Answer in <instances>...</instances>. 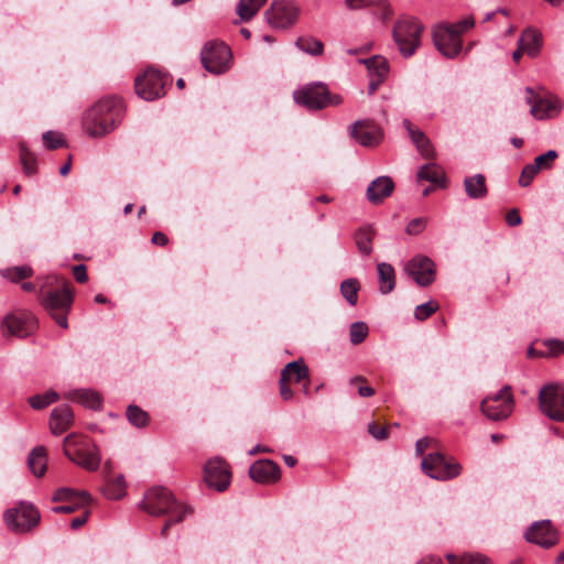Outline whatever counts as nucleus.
Returning <instances> with one entry per match:
<instances>
[{
	"mask_svg": "<svg viewBox=\"0 0 564 564\" xmlns=\"http://www.w3.org/2000/svg\"><path fill=\"white\" fill-rule=\"evenodd\" d=\"M421 467L429 477L442 481L453 479L462 471V466L455 459H447L441 453L426 455Z\"/></svg>",
	"mask_w": 564,
	"mask_h": 564,
	"instance_id": "9d476101",
	"label": "nucleus"
},
{
	"mask_svg": "<svg viewBox=\"0 0 564 564\" xmlns=\"http://www.w3.org/2000/svg\"><path fill=\"white\" fill-rule=\"evenodd\" d=\"M36 328V318L31 312L8 314L2 322L3 334L26 337Z\"/></svg>",
	"mask_w": 564,
	"mask_h": 564,
	"instance_id": "f3484780",
	"label": "nucleus"
},
{
	"mask_svg": "<svg viewBox=\"0 0 564 564\" xmlns=\"http://www.w3.org/2000/svg\"><path fill=\"white\" fill-rule=\"evenodd\" d=\"M368 432L377 441L387 440L389 436V431L387 426L379 427L375 423H370L368 425Z\"/></svg>",
	"mask_w": 564,
	"mask_h": 564,
	"instance_id": "5fc2aeb1",
	"label": "nucleus"
},
{
	"mask_svg": "<svg viewBox=\"0 0 564 564\" xmlns=\"http://www.w3.org/2000/svg\"><path fill=\"white\" fill-rule=\"evenodd\" d=\"M250 478L263 485L276 482L281 477L280 466L271 459H259L249 468Z\"/></svg>",
	"mask_w": 564,
	"mask_h": 564,
	"instance_id": "6ab92c4d",
	"label": "nucleus"
},
{
	"mask_svg": "<svg viewBox=\"0 0 564 564\" xmlns=\"http://www.w3.org/2000/svg\"><path fill=\"white\" fill-rule=\"evenodd\" d=\"M361 62L366 65L370 76L387 77L389 66L388 61L383 56L375 55L370 58L362 59Z\"/></svg>",
	"mask_w": 564,
	"mask_h": 564,
	"instance_id": "c9c22d12",
	"label": "nucleus"
},
{
	"mask_svg": "<svg viewBox=\"0 0 564 564\" xmlns=\"http://www.w3.org/2000/svg\"><path fill=\"white\" fill-rule=\"evenodd\" d=\"M540 172V170L532 163L527 164L521 172L519 178V185L522 187H527L531 184L534 176Z\"/></svg>",
	"mask_w": 564,
	"mask_h": 564,
	"instance_id": "8fccbe9b",
	"label": "nucleus"
},
{
	"mask_svg": "<svg viewBox=\"0 0 564 564\" xmlns=\"http://www.w3.org/2000/svg\"><path fill=\"white\" fill-rule=\"evenodd\" d=\"M19 156L25 174L33 175L36 171V158L23 142L19 144Z\"/></svg>",
	"mask_w": 564,
	"mask_h": 564,
	"instance_id": "37998d69",
	"label": "nucleus"
},
{
	"mask_svg": "<svg viewBox=\"0 0 564 564\" xmlns=\"http://www.w3.org/2000/svg\"><path fill=\"white\" fill-rule=\"evenodd\" d=\"M123 112L124 106L120 98L105 97L85 111L83 130L93 138L104 137L118 127Z\"/></svg>",
	"mask_w": 564,
	"mask_h": 564,
	"instance_id": "7ed1b4c3",
	"label": "nucleus"
},
{
	"mask_svg": "<svg viewBox=\"0 0 564 564\" xmlns=\"http://www.w3.org/2000/svg\"><path fill=\"white\" fill-rule=\"evenodd\" d=\"M42 139L47 150H56L66 147V140L58 132L46 131L43 133Z\"/></svg>",
	"mask_w": 564,
	"mask_h": 564,
	"instance_id": "49530a36",
	"label": "nucleus"
},
{
	"mask_svg": "<svg viewBox=\"0 0 564 564\" xmlns=\"http://www.w3.org/2000/svg\"><path fill=\"white\" fill-rule=\"evenodd\" d=\"M539 406L543 414L556 422H564V388L557 383L545 384L539 392Z\"/></svg>",
	"mask_w": 564,
	"mask_h": 564,
	"instance_id": "9b49d317",
	"label": "nucleus"
},
{
	"mask_svg": "<svg viewBox=\"0 0 564 564\" xmlns=\"http://www.w3.org/2000/svg\"><path fill=\"white\" fill-rule=\"evenodd\" d=\"M102 492L108 499H121L126 495L124 477L119 475L113 479H107L106 485L102 488Z\"/></svg>",
	"mask_w": 564,
	"mask_h": 564,
	"instance_id": "72a5a7b5",
	"label": "nucleus"
},
{
	"mask_svg": "<svg viewBox=\"0 0 564 564\" xmlns=\"http://www.w3.org/2000/svg\"><path fill=\"white\" fill-rule=\"evenodd\" d=\"M376 391L370 386H361L358 388V394L362 398H370L375 395Z\"/></svg>",
	"mask_w": 564,
	"mask_h": 564,
	"instance_id": "69168bd1",
	"label": "nucleus"
},
{
	"mask_svg": "<svg viewBox=\"0 0 564 564\" xmlns=\"http://www.w3.org/2000/svg\"><path fill=\"white\" fill-rule=\"evenodd\" d=\"M29 467L36 477L44 475L47 466L46 449L44 446L34 447L28 458Z\"/></svg>",
	"mask_w": 564,
	"mask_h": 564,
	"instance_id": "c85d7f7f",
	"label": "nucleus"
},
{
	"mask_svg": "<svg viewBox=\"0 0 564 564\" xmlns=\"http://www.w3.org/2000/svg\"><path fill=\"white\" fill-rule=\"evenodd\" d=\"M88 516H89V512H88V511H85V512H84L83 514H80L79 517L74 518V519L70 521V528H72L73 530H77L78 528H80L82 525H84V524L87 522Z\"/></svg>",
	"mask_w": 564,
	"mask_h": 564,
	"instance_id": "680f3d73",
	"label": "nucleus"
},
{
	"mask_svg": "<svg viewBox=\"0 0 564 564\" xmlns=\"http://www.w3.org/2000/svg\"><path fill=\"white\" fill-rule=\"evenodd\" d=\"M59 399V395L54 390H48L43 394H35L29 398V404L34 410H42L50 404L56 402Z\"/></svg>",
	"mask_w": 564,
	"mask_h": 564,
	"instance_id": "79ce46f5",
	"label": "nucleus"
},
{
	"mask_svg": "<svg viewBox=\"0 0 564 564\" xmlns=\"http://www.w3.org/2000/svg\"><path fill=\"white\" fill-rule=\"evenodd\" d=\"M522 221L521 219V216L518 212V209L513 208L511 210H509L506 215V223L510 226V227H514V226H518L520 225Z\"/></svg>",
	"mask_w": 564,
	"mask_h": 564,
	"instance_id": "bf43d9fd",
	"label": "nucleus"
},
{
	"mask_svg": "<svg viewBox=\"0 0 564 564\" xmlns=\"http://www.w3.org/2000/svg\"><path fill=\"white\" fill-rule=\"evenodd\" d=\"M295 45L304 53L313 56H319L324 52V44L322 41L312 36H300L296 40Z\"/></svg>",
	"mask_w": 564,
	"mask_h": 564,
	"instance_id": "e433bc0d",
	"label": "nucleus"
},
{
	"mask_svg": "<svg viewBox=\"0 0 564 564\" xmlns=\"http://www.w3.org/2000/svg\"><path fill=\"white\" fill-rule=\"evenodd\" d=\"M267 0H239L236 12L243 21L251 20Z\"/></svg>",
	"mask_w": 564,
	"mask_h": 564,
	"instance_id": "f704fd0d",
	"label": "nucleus"
},
{
	"mask_svg": "<svg viewBox=\"0 0 564 564\" xmlns=\"http://www.w3.org/2000/svg\"><path fill=\"white\" fill-rule=\"evenodd\" d=\"M375 238V230L371 226L360 227L355 232V241L359 252L364 256H370L372 252V241Z\"/></svg>",
	"mask_w": 564,
	"mask_h": 564,
	"instance_id": "2f4dec72",
	"label": "nucleus"
},
{
	"mask_svg": "<svg viewBox=\"0 0 564 564\" xmlns=\"http://www.w3.org/2000/svg\"><path fill=\"white\" fill-rule=\"evenodd\" d=\"M352 138L364 147H372L381 141V130L370 120H358L351 129Z\"/></svg>",
	"mask_w": 564,
	"mask_h": 564,
	"instance_id": "aec40b11",
	"label": "nucleus"
},
{
	"mask_svg": "<svg viewBox=\"0 0 564 564\" xmlns=\"http://www.w3.org/2000/svg\"><path fill=\"white\" fill-rule=\"evenodd\" d=\"M170 78L154 68H148L134 82L135 93L144 100L151 101L165 95V85Z\"/></svg>",
	"mask_w": 564,
	"mask_h": 564,
	"instance_id": "f8f14e48",
	"label": "nucleus"
},
{
	"mask_svg": "<svg viewBox=\"0 0 564 564\" xmlns=\"http://www.w3.org/2000/svg\"><path fill=\"white\" fill-rule=\"evenodd\" d=\"M74 423L72 409L67 404H62L52 410L50 415V430L54 435H59L67 431Z\"/></svg>",
	"mask_w": 564,
	"mask_h": 564,
	"instance_id": "5701e85b",
	"label": "nucleus"
},
{
	"mask_svg": "<svg viewBox=\"0 0 564 564\" xmlns=\"http://www.w3.org/2000/svg\"><path fill=\"white\" fill-rule=\"evenodd\" d=\"M0 272L4 279H7L13 283H17L21 280L31 278L33 275V269L26 264L7 268L4 270H1Z\"/></svg>",
	"mask_w": 564,
	"mask_h": 564,
	"instance_id": "ea45409f",
	"label": "nucleus"
},
{
	"mask_svg": "<svg viewBox=\"0 0 564 564\" xmlns=\"http://www.w3.org/2000/svg\"><path fill=\"white\" fill-rule=\"evenodd\" d=\"M404 271L422 288L430 286L436 278L435 263L424 254H416L409 260L404 265Z\"/></svg>",
	"mask_w": 564,
	"mask_h": 564,
	"instance_id": "2eb2a0df",
	"label": "nucleus"
},
{
	"mask_svg": "<svg viewBox=\"0 0 564 564\" xmlns=\"http://www.w3.org/2000/svg\"><path fill=\"white\" fill-rule=\"evenodd\" d=\"M511 386H503L497 393L487 395L480 402L481 413L490 421L508 419L514 409Z\"/></svg>",
	"mask_w": 564,
	"mask_h": 564,
	"instance_id": "6e6552de",
	"label": "nucleus"
},
{
	"mask_svg": "<svg viewBox=\"0 0 564 564\" xmlns=\"http://www.w3.org/2000/svg\"><path fill=\"white\" fill-rule=\"evenodd\" d=\"M140 508L154 517L169 516L161 531L163 538L167 536V531L173 524L182 522L193 513L189 506L176 500L172 491L163 486L149 489L140 502Z\"/></svg>",
	"mask_w": 564,
	"mask_h": 564,
	"instance_id": "f03ea898",
	"label": "nucleus"
},
{
	"mask_svg": "<svg viewBox=\"0 0 564 564\" xmlns=\"http://www.w3.org/2000/svg\"><path fill=\"white\" fill-rule=\"evenodd\" d=\"M63 451L69 460L86 470L94 471L99 468L101 458L98 448L87 437L75 434L67 435L63 441Z\"/></svg>",
	"mask_w": 564,
	"mask_h": 564,
	"instance_id": "20e7f679",
	"label": "nucleus"
},
{
	"mask_svg": "<svg viewBox=\"0 0 564 564\" xmlns=\"http://www.w3.org/2000/svg\"><path fill=\"white\" fill-rule=\"evenodd\" d=\"M231 51L223 42L212 41L204 45L200 52V62L204 68L212 74L227 72L231 64Z\"/></svg>",
	"mask_w": 564,
	"mask_h": 564,
	"instance_id": "1a4fd4ad",
	"label": "nucleus"
},
{
	"mask_svg": "<svg viewBox=\"0 0 564 564\" xmlns=\"http://www.w3.org/2000/svg\"><path fill=\"white\" fill-rule=\"evenodd\" d=\"M424 30L415 18H402L393 26L392 35L400 54L404 58L413 56L421 46V35Z\"/></svg>",
	"mask_w": 564,
	"mask_h": 564,
	"instance_id": "39448f33",
	"label": "nucleus"
},
{
	"mask_svg": "<svg viewBox=\"0 0 564 564\" xmlns=\"http://www.w3.org/2000/svg\"><path fill=\"white\" fill-rule=\"evenodd\" d=\"M3 520L11 532L25 534L40 524L41 513L33 503L20 501L15 507L4 511Z\"/></svg>",
	"mask_w": 564,
	"mask_h": 564,
	"instance_id": "0eeeda50",
	"label": "nucleus"
},
{
	"mask_svg": "<svg viewBox=\"0 0 564 564\" xmlns=\"http://www.w3.org/2000/svg\"><path fill=\"white\" fill-rule=\"evenodd\" d=\"M300 14V8L293 0H274L264 12L268 23L275 29L292 26Z\"/></svg>",
	"mask_w": 564,
	"mask_h": 564,
	"instance_id": "ddd939ff",
	"label": "nucleus"
},
{
	"mask_svg": "<svg viewBox=\"0 0 564 564\" xmlns=\"http://www.w3.org/2000/svg\"><path fill=\"white\" fill-rule=\"evenodd\" d=\"M519 44L531 57H535L542 45V34L535 29H527L522 32Z\"/></svg>",
	"mask_w": 564,
	"mask_h": 564,
	"instance_id": "bb28decb",
	"label": "nucleus"
},
{
	"mask_svg": "<svg viewBox=\"0 0 564 564\" xmlns=\"http://www.w3.org/2000/svg\"><path fill=\"white\" fill-rule=\"evenodd\" d=\"M152 242L158 246H165L169 242V238L164 232L156 231L152 236Z\"/></svg>",
	"mask_w": 564,
	"mask_h": 564,
	"instance_id": "e2e57ef3",
	"label": "nucleus"
},
{
	"mask_svg": "<svg viewBox=\"0 0 564 564\" xmlns=\"http://www.w3.org/2000/svg\"><path fill=\"white\" fill-rule=\"evenodd\" d=\"M524 538L528 542L544 549H550L558 543L557 531L550 520L534 522L525 532Z\"/></svg>",
	"mask_w": 564,
	"mask_h": 564,
	"instance_id": "a211bd4d",
	"label": "nucleus"
},
{
	"mask_svg": "<svg viewBox=\"0 0 564 564\" xmlns=\"http://www.w3.org/2000/svg\"><path fill=\"white\" fill-rule=\"evenodd\" d=\"M290 382L291 381H289L288 379H284V377H282V376L280 377V380H279L280 394H281L282 399L285 401L291 400L293 397V391L289 387Z\"/></svg>",
	"mask_w": 564,
	"mask_h": 564,
	"instance_id": "4d7b16f0",
	"label": "nucleus"
},
{
	"mask_svg": "<svg viewBox=\"0 0 564 564\" xmlns=\"http://www.w3.org/2000/svg\"><path fill=\"white\" fill-rule=\"evenodd\" d=\"M542 344L547 348L544 352H539L540 358H552L564 354V340L551 338L545 339Z\"/></svg>",
	"mask_w": 564,
	"mask_h": 564,
	"instance_id": "c03bdc74",
	"label": "nucleus"
},
{
	"mask_svg": "<svg viewBox=\"0 0 564 564\" xmlns=\"http://www.w3.org/2000/svg\"><path fill=\"white\" fill-rule=\"evenodd\" d=\"M432 442H433V440L430 437H422V438L417 440L416 444H415L416 454L420 456L423 455Z\"/></svg>",
	"mask_w": 564,
	"mask_h": 564,
	"instance_id": "052dcab7",
	"label": "nucleus"
},
{
	"mask_svg": "<svg viewBox=\"0 0 564 564\" xmlns=\"http://www.w3.org/2000/svg\"><path fill=\"white\" fill-rule=\"evenodd\" d=\"M74 279L78 283H85L88 281L87 267L85 264H77L73 267Z\"/></svg>",
	"mask_w": 564,
	"mask_h": 564,
	"instance_id": "6e6d98bb",
	"label": "nucleus"
},
{
	"mask_svg": "<svg viewBox=\"0 0 564 564\" xmlns=\"http://www.w3.org/2000/svg\"><path fill=\"white\" fill-rule=\"evenodd\" d=\"M52 500L54 502H74L79 505H88L91 496L86 490L77 491L68 487H62L55 490Z\"/></svg>",
	"mask_w": 564,
	"mask_h": 564,
	"instance_id": "b1692460",
	"label": "nucleus"
},
{
	"mask_svg": "<svg viewBox=\"0 0 564 564\" xmlns=\"http://www.w3.org/2000/svg\"><path fill=\"white\" fill-rule=\"evenodd\" d=\"M369 333V328L364 322H355L350 325L349 335L352 345L362 343Z\"/></svg>",
	"mask_w": 564,
	"mask_h": 564,
	"instance_id": "a18cd8bd",
	"label": "nucleus"
},
{
	"mask_svg": "<svg viewBox=\"0 0 564 564\" xmlns=\"http://www.w3.org/2000/svg\"><path fill=\"white\" fill-rule=\"evenodd\" d=\"M371 47H372V44H367L366 46H362L360 48L348 50L347 53L350 54V55H356L358 53L368 52V51L371 50Z\"/></svg>",
	"mask_w": 564,
	"mask_h": 564,
	"instance_id": "338daca9",
	"label": "nucleus"
},
{
	"mask_svg": "<svg viewBox=\"0 0 564 564\" xmlns=\"http://www.w3.org/2000/svg\"><path fill=\"white\" fill-rule=\"evenodd\" d=\"M448 564H491V560L482 553L466 552L460 555L447 554Z\"/></svg>",
	"mask_w": 564,
	"mask_h": 564,
	"instance_id": "473e14b6",
	"label": "nucleus"
},
{
	"mask_svg": "<svg viewBox=\"0 0 564 564\" xmlns=\"http://www.w3.org/2000/svg\"><path fill=\"white\" fill-rule=\"evenodd\" d=\"M437 310H438V304L433 301H429V302H426L424 304H420L415 307L414 316L419 321H425L432 314H434Z\"/></svg>",
	"mask_w": 564,
	"mask_h": 564,
	"instance_id": "de8ad7c7",
	"label": "nucleus"
},
{
	"mask_svg": "<svg viewBox=\"0 0 564 564\" xmlns=\"http://www.w3.org/2000/svg\"><path fill=\"white\" fill-rule=\"evenodd\" d=\"M379 292L383 295L391 293L395 288V271L390 263L381 262L377 265Z\"/></svg>",
	"mask_w": 564,
	"mask_h": 564,
	"instance_id": "a878e982",
	"label": "nucleus"
},
{
	"mask_svg": "<svg viewBox=\"0 0 564 564\" xmlns=\"http://www.w3.org/2000/svg\"><path fill=\"white\" fill-rule=\"evenodd\" d=\"M403 127L408 131L412 143L424 159H434L435 150L426 134L415 127L409 119L403 120Z\"/></svg>",
	"mask_w": 564,
	"mask_h": 564,
	"instance_id": "412c9836",
	"label": "nucleus"
},
{
	"mask_svg": "<svg viewBox=\"0 0 564 564\" xmlns=\"http://www.w3.org/2000/svg\"><path fill=\"white\" fill-rule=\"evenodd\" d=\"M126 415L130 424L138 429L147 426L150 420L148 412L134 404L127 408Z\"/></svg>",
	"mask_w": 564,
	"mask_h": 564,
	"instance_id": "a19ab883",
	"label": "nucleus"
},
{
	"mask_svg": "<svg viewBox=\"0 0 564 564\" xmlns=\"http://www.w3.org/2000/svg\"><path fill=\"white\" fill-rule=\"evenodd\" d=\"M308 372L310 370L304 361L297 359L289 362L281 371V376L289 381L300 383L302 380L308 378Z\"/></svg>",
	"mask_w": 564,
	"mask_h": 564,
	"instance_id": "c756f323",
	"label": "nucleus"
},
{
	"mask_svg": "<svg viewBox=\"0 0 564 564\" xmlns=\"http://www.w3.org/2000/svg\"><path fill=\"white\" fill-rule=\"evenodd\" d=\"M72 400L77 401L86 408L99 410L102 404L100 394L89 389H78L70 394Z\"/></svg>",
	"mask_w": 564,
	"mask_h": 564,
	"instance_id": "7c9ffc66",
	"label": "nucleus"
},
{
	"mask_svg": "<svg viewBox=\"0 0 564 564\" xmlns=\"http://www.w3.org/2000/svg\"><path fill=\"white\" fill-rule=\"evenodd\" d=\"M464 186L469 198L479 199L487 195L486 178L482 174L466 177Z\"/></svg>",
	"mask_w": 564,
	"mask_h": 564,
	"instance_id": "cd10ccee",
	"label": "nucleus"
},
{
	"mask_svg": "<svg viewBox=\"0 0 564 564\" xmlns=\"http://www.w3.org/2000/svg\"><path fill=\"white\" fill-rule=\"evenodd\" d=\"M417 564H443L440 557H425L422 558Z\"/></svg>",
	"mask_w": 564,
	"mask_h": 564,
	"instance_id": "774afa93",
	"label": "nucleus"
},
{
	"mask_svg": "<svg viewBox=\"0 0 564 564\" xmlns=\"http://www.w3.org/2000/svg\"><path fill=\"white\" fill-rule=\"evenodd\" d=\"M231 471L227 462L221 458H212L204 466V480L210 488L224 491L230 484Z\"/></svg>",
	"mask_w": 564,
	"mask_h": 564,
	"instance_id": "dca6fc26",
	"label": "nucleus"
},
{
	"mask_svg": "<svg viewBox=\"0 0 564 564\" xmlns=\"http://www.w3.org/2000/svg\"><path fill=\"white\" fill-rule=\"evenodd\" d=\"M425 227H426V219H424L422 217L414 218L406 225L405 232L408 235L415 236V235L421 234L425 229Z\"/></svg>",
	"mask_w": 564,
	"mask_h": 564,
	"instance_id": "3c124183",
	"label": "nucleus"
},
{
	"mask_svg": "<svg viewBox=\"0 0 564 564\" xmlns=\"http://www.w3.org/2000/svg\"><path fill=\"white\" fill-rule=\"evenodd\" d=\"M419 181L430 182L434 186L445 187L446 176L441 166L435 163H427L420 167L417 172Z\"/></svg>",
	"mask_w": 564,
	"mask_h": 564,
	"instance_id": "393cba45",
	"label": "nucleus"
},
{
	"mask_svg": "<svg viewBox=\"0 0 564 564\" xmlns=\"http://www.w3.org/2000/svg\"><path fill=\"white\" fill-rule=\"evenodd\" d=\"M384 78L379 76H370L369 94H373L378 87L383 83Z\"/></svg>",
	"mask_w": 564,
	"mask_h": 564,
	"instance_id": "0e129e2a",
	"label": "nucleus"
},
{
	"mask_svg": "<svg viewBox=\"0 0 564 564\" xmlns=\"http://www.w3.org/2000/svg\"><path fill=\"white\" fill-rule=\"evenodd\" d=\"M558 156L557 152L555 150H549L544 154L538 155L534 159V165L541 171V170H549L552 166V163L554 160Z\"/></svg>",
	"mask_w": 564,
	"mask_h": 564,
	"instance_id": "09e8293b",
	"label": "nucleus"
},
{
	"mask_svg": "<svg viewBox=\"0 0 564 564\" xmlns=\"http://www.w3.org/2000/svg\"><path fill=\"white\" fill-rule=\"evenodd\" d=\"M345 3L349 9L356 10L372 4L384 7L386 0H345Z\"/></svg>",
	"mask_w": 564,
	"mask_h": 564,
	"instance_id": "603ef678",
	"label": "nucleus"
},
{
	"mask_svg": "<svg viewBox=\"0 0 564 564\" xmlns=\"http://www.w3.org/2000/svg\"><path fill=\"white\" fill-rule=\"evenodd\" d=\"M433 42L437 51L447 58H454L462 51V39L454 26L447 23H438L432 31Z\"/></svg>",
	"mask_w": 564,
	"mask_h": 564,
	"instance_id": "4468645a",
	"label": "nucleus"
},
{
	"mask_svg": "<svg viewBox=\"0 0 564 564\" xmlns=\"http://www.w3.org/2000/svg\"><path fill=\"white\" fill-rule=\"evenodd\" d=\"M393 189L394 182L390 176H379L369 184L366 192L367 199L371 204L378 205L389 197Z\"/></svg>",
	"mask_w": 564,
	"mask_h": 564,
	"instance_id": "4be33fe9",
	"label": "nucleus"
},
{
	"mask_svg": "<svg viewBox=\"0 0 564 564\" xmlns=\"http://www.w3.org/2000/svg\"><path fill=\"white\" fill-rule=\"evenodd\" d=\"M39 299L41 305L56 324L67 329V315L74 301L69 281L57 275L44 278L40 286Z\"/></svg>",
	"mask_w": 564,
	"mask_h": 564,
	"instance_id": "f257e3e1",
	"label": "nucleus"
},
{
	"mask_svg": "<svg viewBox=\"0 0 564 564\" xmlns=\"http://www.w3.org/2000/svg\"><path fill=\"white\" fill-rule=\"evenodd\" d=\"M295 102L308 110H321L343 102L339 95H332L323 83L306 84L293 93Z\"/></svg>",
	"mask_w": 564,
	"mask_h": 564,
	"instance_id": "423d86ee",
	"label": "nucleus"
},
{
	"mask_svg": "<svg viewBox=\"0 0 564 564\" xmlns=\"http://www.w3.org/2000/svg\"><path fill=\"white\" fill-rule=\"evenodd\" d=\"M448 26H454L457 35L460 37V35L470 30L475 25V21L471 17L463 19L458 21L457 23H447Z\"/></svg>",
	"mask_w": 564,
	"mask_h": 564,
	"instance_id": "864d4df0",
	"label": "nucleus"
},
{
	"mask_svg": "<svg viewBox=\"0 0 564 564\" xmlns=\"http://www.w3.org/2000/svg\"><path fill=\"white\" fill-rule=\"evenodd\" d=\"M359 290L360 283L357 279H347L340 283V294L351 306L358 302Z\"/></svg>",
	"mask_w": 564,
	"mask_h": 564,
	"instance_id": "58836bf2",
	"label": "nucleus"
},
{
	"mask_svg": "<svg viewBox=\"0 0 564 564\" xmlns=\"http://www.w3.org/2000/svg\"><path fill=\"white\" fill-rule=\"evenodd\" d=\"M86 505H79L74 502H65L63 506H57L52 509L55 513H73L77 509L85 507Z\"/></svg>",
	"mask_w": 564,
	"mask_h": 564,
	"instance_id": "13d9d810",
	"label": "nucleus"
},
{
	"mask_svg": "<svg viewBox=\"0 0 564 564\" xmlns=\"http://www.w3.org/2000/svg\"><path fill=\"white\" fill-rule=\"evenodd\" d=\"M530 112L535 119L543 120L556 113L557 108L550 100L539 99L531 106Z\"/></svg>",
	"mask_w": 564,
	"mask_h": 564,
	"instance_id": "4c0bfd02",
	"label": "nucleus"
}]
</instances>
